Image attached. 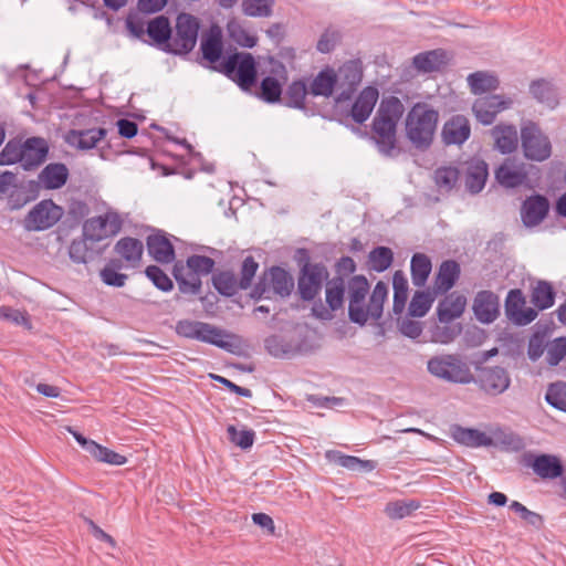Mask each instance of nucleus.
Listing matches in <instances>:
<instances>
[{
  "label": "nucleus",
  "mask_w": 566,
  "mask_h": 566,
  "mask_svg": "<svg viewBox=\"0 0 566 566\" xmlns=\"http://www.w3.org/2000/svg\"><path fill=\"white\" fill-rule=\"evenodd\" d=\"M261 97L268 103H276L282 94L280 82L273 76H266L261 82Z\"/></svg>",
  "instance_id": "obj_61"
},
{
  "label": "nucleus",
  "mask_w": 566,
  "mask_h": 566,
  "mask_svg": "<svg viewBox=\"0 0 566 566\" xmlns=\"http://www.w3.org/2000/svg\"><path fill=\"white\" fill-rule=\"evenodd\" d=\"M201 51L205 60L216 63L220 60L222 53V40L220 33L211 32L201 41Z\"/></svg>",
  "instance_id": "obj_48"
},
{
  "label": "nucleus",
  "mask_w": 566,
  "mask_h": 566,
  "mask_svg": "<svg viewBox=\"0 0 566 566\" xmlns=\"http://www.w3.org/2000/svg\"><path fill=\"white\" fill-rule=\"evenodd\" d=\"M90 239H86L84 234L82 238L74 239L69 247L70 259L77 264H86L92 258L93 253L87 244Z\"/></svg>",
  "instance_id": "obj_51"
},
{
  "label": "nucleus",
  "mask_w": 566,
  "mask_h": 566,
  "mask_svg": "<svg viewBox=\"0 0 566 566\" xmlns=\"http://www.w3.org/2000/svg\"><path fill=\"white\" fill-rule=\"evenodd\" d=\"M214 289L224 296H233L239 287V281L231 271H221L212 276Z\"/></svg>",
  "instance_id": "obj_47"
},
{
  "label": "nucleus",
  "mask_w": 566,
  "mask_h": 566,
  "mask_svg": "<svg viewBox=\"0 0 566 566\" xmlns=\"http://www.w3.org/2000/svg\"><path fill=\"white\" fill-rule=\"evenodd\" d=\"M545 400L553 408L566 412V384L563 381L551 384Z\"/></svg>",
  "instance_id": "obj_53"
},
{
  "label": "nucleus",
  "mask_w": 566,
  "mask_h": 566,
  "mask_svg": "<svg viewBox=\"0 0 566 566\" xmlns=\"http://www.w3.org/2000/svg\"><path fill=\"white\" fill-rule=\"evenodd\" d=\"M495 149L503 155L512 154L517 149V129L512 124H499L491 129Z\"/></svg>",
  "instance_id": "obj_26"
},
{
  "label": "nucleus",
  "mask_w": 566,
  "mask_h": 566,
  "mask_svg": "<svg viewBox=\"0 0 566 566\" xmlns=\"http://www.w3.org/2000/svg\"><path fill=\"white\" fill-rule=\"evenodd\" d=\"M148 254L158 263L169 264L175 260V248L161 230L151 233L146 239Z\"/></svg>",
  "instance_id": "obj_21"
},
{
  "label": "nucleus",
  "mask_w": 566,
  "mask_h": 566,
  "mask_svg": "<svg viewBox=\"0 0 566 566\" xmlns=\"http://www.w3.org/2000/svg\"><path fill=\"white\" fill-rule=\"evenodd\" d=\"M274 0H242V11L248 17L268 18L273 12Z\"/></svg>",
  "instance_id": "obj_50"
},
{
  "label": "nucleus",
  "mask_w": 566,
  "mask_h": 566,
  "mask_svg": "<svg viewBox=\"0 0 566 566\" xmlns=\"http://www.w3.org/2000/svg\"><path fill=\"white\" fill-rule=\"evenodd\" d=\"M521 145L524 157L531 161L543 163L552 156L549 137L533 120L522 122Z\"/></svg>",
  "instance_id": "obj_5"
},
{
  "label": "nucleus",
  "mask_w": 566,
  "mask_h": 566,
  "mask_svg": "<svg viewBox=\"0 0 566 566\" xmlns=\"http://www.w3.org/2000/svg\"><path fill=\"white\" fill-rule=\"evenodd\" d=\"M513 105V99L504 95H484L478 97L472 111L479 123L482 125H491L495 120L499 113L509 109Z\"/></svg>",
  "instance_id": "obj_14"
},
{
  "label": "nucleus",
  "mask_w": 566,
  "mask_h": 566,
  "mask_svg": "<svg viewBox=\"0 0 566 566\" xmlns=\"http://www.w3.org/2000/svg\"><path fill=\"white\" fill-rule=\"evenodd\" d=\"M525 297L520 289L511 290L505 300V314L517 325H527L537 317V310L525 306Z\"/></svg>",
  "instance_id": "obj_17"
},
{
  "label": "nucleus",
  "mask_w": 566,
  "mask_h": 566,
  "mask_svg": "<svg viewBox=\"0 0 566 566\" xmlns=\"http://www.w3.org/2000/svg\"><path fill=\"white\" fill-rule=\"evenodd\" d=\"M413 66L422 73L440 71L448 63L447 52L441 49L418 53L412 59Z\"/></svg>",
  "instance_id": "obj_29"
},
{
  "label": "nucleus",
  "mask_w": 566,
  "mask_h": 566,
  "mask_svg": "<svg viewBox=\"0 0 566 566\" xmlns=\"http://www.w3.org/2000/svg\"><path fill=\"white\" fill-rule=\"evenodd\" d=\"M114 252L120 256L125 269H135L142 261L144 244L139 239L124 237L114 245Z\"/></svg>",
  "instance_id": "obj_24"
},
{
  "label": "nucleus",
  "mask_w": 566,
  "mask_h": 566,
  "mask_svg": "<svg viewBox=\"0 0 566 566\" xmlns=\"http://www.w3.org/2000/svg\"><path fill=\"white\" fill-rule=\"evenodd\" d=\"M488 176V164L483 159H470L465 170V187L469 192L479 193L484 188Z\"/></svg>",
  "instance_id": "obj_28"
},
{
  "label": "nucleus",
  "mask_w": 566,
  "mask_h": 566,
  "mask_svg": "<svg viewBox=\"0 0 566 566\" xmlns=\"http://www.w3.org/2000/svg\"><path fill=\"white\" fill-rule=\"evenodd\" d=\"M452 437L457 442L471 448L490 447L493 444L492 438L478 429L455 427Z\"/></svg>",
  "instance_id": "obj_36"
},
{
  "label": "nucleus",
  "mask_w": 566,
  "mask_h": 566,
  "mask_svg": "<svg viewBox=\"0 0 566 566\" xmlns=\"http://www.w3.org/2000/svg\"><path fill=\"white\" fill-rule=\"evenodd\" d=\"M432 270V263L424 253H415L410 262L412 284L417 287L424 286Z\"/></svg>",
  "instance_id": "obj_39"
},
{
  "label": "nucleus",
  "mask_w": 566,
  "mask_h": 566,
  "mask_svg": "<svg viewBox=\"0 0 566 566\" xmlns=\"http://www.w3.org/2000/svg\"><path fill=\"white\" fill-rule=\"evenodd\" d=\"M530 93L538 103L549 109H554L559 104L558 93L551 81L545 78L534 80L530 84Z\"/></svg>",
  "instance_id": "obj_30"
},
{
  "label": "nucleus",
  "mask_w": 566,
  "mask_h": 566,
  "mask_svg": "<svg viewBox=\"0 0 566 566\" xmlns=\"http://www.w3.org/2000/svg\"><path fill=\"white\" fill-rule=\"evenodd\" d=\"M307 87L304 81L292 82L285 93V104L293 108H305Z\"/></svg>",
  "instance_id": "obj_49"
},
{
  "label": "nucleus",
  "mask_w": 566,
  "mask_h": 566,
  "mask_svg": "<svg viewBox=\"0 0 566 566\" xmlns=\"http://www.w3.org/2000/svg\"><path fill=\"white\" fill-rule=\"evenodd\" d=\"M459 178V171L453 167H440L434 171V181L440 189L451 190Z\"/></svg>",
  "instance_id": "obj_59"
},
{
  "label": "nucleus",
  "mask_w": 566,
  "mask_h": 566,
  "mask_svg": "<svg viewBox=\"0 0 566 566\" xmlns=\"http://www.w3.org/2000/svg\"><path fill=\"white\" fill-rule=\"evenodd\" d=\"M566 358V337L555 338L547 345L546 361L549 366H557Z\"/></svg>",
  "instance_id": "obj_60"
},
{
  "label": "nucleus",
  "mask_w": 566,
  "mask_h": 566,
  "mask_svg": "<svg viewBox=\"0 0 566 566\" xmlns=\"http://www.w3.org/2000/svg\"><path fill=\"white\" fill-rule=\"evenodd\" d=\"M420 506L421 504L417 500H397L386 504L385 513L391 520H401L410 516Z\"/></svg>",
  "instance_id": "obj_44"
},
{
  "label": "nucleus",
  "mask_w": 566,
  "mask_h": 566,
  "mask_svg": "<svg viewBox=\"0 0 566 566\" xmlns=\"http://www.w3.org/2000/svg\"><path fill=\"white\" fill-rule=\"evenodd\" d=\"M337 86V76L334 70H322L312 81L310 92L314 96L329 97Z\"/></svg>",
  "instance_id": "obj_40"
},
{
  "label": "nucleus",
  "mask_w": 566,
  "mask_h": 566,
  "mask_svg": "<svg viewBox=\"0 0 566 566\" xmlns=\"http://www.w3.org/2000/svg\"><path fill=\"white\" fill-rule=\"evenodd\" d=\"M533 471L542 479H556L563 474L560 460L552 454H539L532 463Z\"/></svg>",
  "instance_id": "obj_33"
},
{
  "label": "nucleus",
  "mask_w": 566,
  "mask_h": 566,
  "mask_svg": "<svg viewBox=\"0 0 566 566\" xmlns=\"http://www.w3.org/2000/svg\"><path fill=\"white\" fill-rule=\"evenodd\" d=\"M176 333L185 338L200 340L207 344L214 345L228 352L231 350V343L224 339L228 337L222 329L212 326L205 322L181 319L176 324Z\"/></svg>",
  "instance_id": "obj_9"
},
{
  "label": "nucleus",
  "mask_w": 566,
  "mask_h": 566,
  "mask_svg": "<svg viewBox=\"0 0 566 566\" xmlns=\"http://www.w3.org/2000/svg\"><path fill=\"white\" fill-rule=\"evenodd\" d=\"M555 301V292L552 285L547 282H538L532 292V303L535 310L543 311L553 306Z\"/></svg>",
  "instance_id": "obj_46"
},
{
  "label": "nucleus",
  "mask_w": 566,
  "mask_h": 566,
  "mask_svg": "<svg viewBox=\"0 0 566 566\" xmlns=\"http://www.w3.org/2000/svg\"><path fill=\"white\" fill-rule=\"evenodd\" d=\"M460 276V265L453 260L443 261L434 280V291L446 293L451 290Z\"/></svg>",
  "instance_id": "obj_31"
},
{
  "label": "nucleus",
  "mask_w": 566,
  "mask_h": 566,
  "mask_svg": "<svg viewBox=\"0 0 566 566\" xmlns=\"http://www.w3.org/2000/svg\"><path fill=\"white\" fill-rule=\"evenodd\" d=\"M147 34L163 50L164 48H167L171 34V28L168 18L159 15L150 20L147 25Z\"/></svg>",
  "instance_id": "obj_41"
},
{
  "label": "nucleus",
  "mask_w": 566,
  "mask_h": 566,
  "mask_svg": "<svg viewBox=\"0 0 566 566\" xmlns=\"http://www.w3.org/2000/svg\"><path fill=\"white\" fill-rule=\"evenodd\" d=\"M107 129L97 127L88 129H71L65 135V142L74 148L90 150L96 147L97 143L104 139Z\"/></svg>",
  "instance_id": "obj_23"
},
{
  "label": "nucleus",
  "mask_w": 566,
  "mask_h": 566,
  "mask_svg": "<svg viewBox=\"0 0 566 566\" xmlns=\"http://www.w3.org/2000/svg\"><path fill=\"white\" fill-rule=\"evenodd\" d=\"M124 268L122 260L109 259L99 271L101 281L107 286L123 287L128 279L127 274L120 273Z\"/></svg>",
  "instance_id": "obj_38"
},
{
  "label": "nucleus",
  "mask_w": 566,
  "mask_h": 566,
  "mask_svg": "<svg viewBox=\"0 0 566 566\" xmlns=\"http://www.w3.org/2000/svg\"><path fill=\"white\" fill-rule=\"evenodd\" d=\"M495 179L502 187L514 189L521 186H530L526 164L512 158L505 159L495 169Z\"/></svg>",
  "instance_id": "obj_15"
},
{
  "label": "nucleus",
  "mask_w": 566,
  "mask_h": 566,
  "mask_svg": "<svg viewBox=\"0 0 566 566\" xmlns=\"http://www.w3.org/2000/svg\"><path fill=\"white\" fill-rule=\"evenodd\" d=\"M394 287V302L392 311L399 315L402 313L408 298V280L405 273L400 270L396 271L392 275Z\"/></svg>",
  "instance_id": "obj_43"
},
{
  "label": "nucleus",
  "mask_w": 566,
  "mask_h": 566,
  "mask_svg": "<svg viewBox=\"0 0 566 566\" xmlns=\"http://www.w3.org/2000/svg\"><path fill=\"white\" fill-rule=\"evenodd\" d=\"M214 70L235 82L242 90H248L255 83L256 66L250 53H233L214 66Z\"/></svg>",
  "instance_id": "obj_7"
},
{
  "label": "nucleus",
  "mask_w": 566,
  "mask_h": 566,
  "mask_svg": "<svg viewBox=\"0 0 566 566\" xmlns=\"http://www.w3.org/2000/svg\"><path fill=\"white\" fill-rule=\"evenodd\" d=\"M349 295L348 316L353 323L360 326L366 324L364 312L365 300L369 292V282L364 275H354L346 283Z\"/></svg>",
  "instance_id": "obj_13"
},
{
  "label": "nucleus",
  "mask_w": 566,
  "mask_h": 566,
  "mask_svg": "<svg viewBox=\"0 0 566 566\" xmlns=\"http://www.w3.org/2000/svg\"><path fill=\"white\" fill-rule=\"evenodd\" d=\"M439 112L426 103H416L406 116V135L418 149L428 148L433 140Z\"/></svg>",
  "instance_id": "obj_3"
},
{
  "label": "nucleus",
  "mask_w": 566,
  "mask_h": 566,
  "mask_svg": "<svg viewBox=\"0 0 566 566\" xmlns=\"http://www.w3.org/2000/svg\"><path fill=\"white\" fill-rule=\"evenodd\" d=\"M437 292L422 290L415 292L408 307V314L412 317H423L432 306Z\"/></svg>",
  "instance_id": "obj_42"
},
{
  "label": "nucleus",
  "mask_w": 566,
  "mask_h": 566,
  "mask_svg": "<svg viewBox=\"0 0 566 566\" xmlns=\"http://www.w3.org/2000/svg\"><path fill=\"white\" fill-rule=\"evenodd\" d=\"M122 227L120 216L116 211L108 210L104 214L87 219L83 224V234L91 242H99L115 237L120 232Z\"/></svg>",
  "instance_id": "obj_11"
},
{
  "label": "nucleus",
  "mask_w": 566,
  "mask_h": 566,
  "mask_svg": "<svg viewBox=\"0 0 566 566\" xmlns=\"http://www.w3.org/2000/svg\"><path fill=\"white\" fill-rule=\"evenodd\" d=\"M305 256L297 277V292L301 300L311 302L321 293L323 283L328 280V270L323 263H312L306 250H300Z\"/></svg>",
  "instance_id": "obj_6"
},
{
  "label": "nucleus",
  "mask_w": 566,
  "mask_h": 566,
  "mask_svg": "<svg viewBox=\"0 0 566 566\" xmlns=\"http://www.w3.org/2000/svg\"><path fill=\"white\" fill-rule=\"evenodd\" d=\"M405 113L402 102L396 96L384 97L374 116L371 129L379 153L391 157L397 149V125Z\"/></svg>",
  "instance_id": "obj_1"
},
{
  "label": "nucleus",
  "mask_w": 566,
  "mask_h": 566,
  "mask_svg": "<svg viewBox=\"0 0 566 566\" xmlns=\"http://www.w3.org/2000/svg\"><path fill=\"white\" fill-rule=\"evenodd\" d=\"M174 276L181 293L191 295H197L200 293L201 280L199 276L189 273V277H185L180 274L177 265L174 269Z\"/></svg>",
  "instance_id": "obj_55"
},
{
  "label": "nucleus",
  "mask_w": 566,
  "mask_h": 566,
  "mask_svg": "<svg viewBox=\"0 0 566 566\" xmlns=\"http://www.w3.org/2000/svg\"><path fill=\"white\" fill-rule=\"evenodd\" d=\"M473 311L476 319L484 324L494 322L500 314V301L492 291L479 292L473 302Z\"/></svg>",
  "instance_id": "obj_22"
},
{
  "label": "nucleus",
  "mask_w": 566,
  "mask_h": 566,
  "mask_svg": "<svg viewBox=\"0 0 566 566\" xmlns=\"http://www.w3.org/2000/svg\"><path fill=\"white\" fill-rule=\"evenodd\" d=\"M63 216V209L51 199L38 202L25 216L23 224L28 231H44L56 224Z\"/></svg>",
  "instance_id": "obj_12"
},
{
  "label": "nucleus",
  "mask_w": 566,
  "mask_h": 566,
  "mask_svg": "<svg viewBox=\"0 0 566 566\" xmlns=\"http://www.w3.org/2000/svg\"><path fill=\"white\" fill-rule=\"evenodd\" d=\"M259 269L258 262L253 256H247L241 265V275L239 280L240 290H247L250 287L253 277Z\"/></svg>",
  "instance_id": "obj_63"
},
{
  "label": "nucleus",
  "mask_w": 566,
  "mask_h": 566,
  "mask_svg": "<svg viewBox=\"0 0 566 566\" xmlns=\"http://www.w3.org/2000/svg\"><path fill=\"white\" fill-rule=\"evenodd\" d=\"M69 178V169L62 163L46 165L38 175V184L46 190L62 188Z\"/></svg>",
  "instance_id": "obj_27"
},
{
  "label": "nucleus",
  "mask_w": 566,
  "mask_h": 566,
  "mask_svg": "<svg viewBox=\"0 0 566 566\" xmlns=\"http://www.w3.org/2000/svg\"><path fill=\"white\" fill-rule=\"evenodd\" d=\"M388 296V287L386 283L379 281L376 283L367 306H364L366 313V322L371 318L378 321L382 316L384 303Z\"/></svg>",
  "instance_id": "obj_37"
},
{
  "label": "nucleus",
  "mask_w": 566,
  "mask_h": 566,
  "mask_svg": "<svg viewBox=\"0 0 566 566\" xmlns=\"http://www.w3.org/2000/svg\"><path fill=\"white\" fill-rule=\"evenodd\" d=\"M187 266L191 271V274L197 276L207 275L212 272L214 268V261L213 259L206 255L193 254L187 259Z\"/></svg>",
  "instance_id": "obj_58"
},
{
  "label": "nucleus",
  "mask_w": 566,
  "mask_h": 566,
  "mask_svg": "<svg viewBox=\"0 0 566 566\" xmlns=\"http://www.w3.org/2000/svg\"><path fill=\"white\" fill-rule=\"evenodd\" d=\"M228 32L230 38L240 46L251 49L258 42V38L251 34L247 29H244L239 23H230L228 25Z\"/></svg>",
  "instance_id": "obj_56"
},
{
  "label": "nucleus",
  "mask_w": 566,
  "mask_h": 566,
  "mask_svg": "<svg viewBox=\"0 0 566 566\" xmlns=\"http://www.w3.org/2000/svg\"><path fill=\"white\" fill-rule=\"evenodd\" d=\"M146 276L153 284L163 292H169L174 287L171 279L157 265H148L145 270Z\"/></svg>",
  "instance_id": "obj_57"
},
{
  "label": "nucleus",
  "mask_w": 566,
  "mask_h": 566,
  "mask_svg": "<svg viewBox=\"0 0 566 566\" xmlns=\"http://www.w3.org/2000/svg\"><path fill=\"white\" fill-rule=\"evenodd\" d=\"M198 19L189 13H180L176 20L175 32L170 34L169 43L164 51L176 54H188L195 48L198 38Z\"/></svg>",
  "instance_id": "obj_8"
},
{
  "label": "nucleus",
  "mask_w": 566,
  "mask_h": 566,
  "mask_svg": "<svg viewBox=\"0 0 566 566\" xmlns=\"http://www.w3.org/2000/svg\"><path fill=\"white\" fill-rule=\"evenodd\" d=\"M465 297L450 294L441 301L437 307L438 319L441 323H450L460 317L465 308Z\"/></svg>",
  "instance_id": "obj_32"
},
{
  "label": "nucleus",
  "mask_w": 566,
  "mask_h": 566,
  "mask_svg": "<svg viewBox=\"0 0 566 566\" xmlns=\"http://www.w3.org/2000/svg\"><path fill=\"white\" fill-rule=\"evenodd\" d=\"M95 460L111 465H123L127 462V458L96 442L90 453Z\"/></svg>",
  "instance_id": "obj_54"
},
{
  "label": "nucleus",
  "mask_w": 566,
  "mask_h": 566,
  "mask_svg": "<svg viewBox=\"0 0 566 566\" xmlns=\"http://www.w3.org/2000/svg\"><path fill=\"white\" fill-rule=\"evenodd\" d=\"M548 343L546 342V337L542 333H534L530 339L527 345V356L532 361L538 360L544 350H547Z\"/></svg>",
  "instance_id": "obj_64"
},
{
  "label": "nucleus",
  "mask_w": 566,
  "mask_h": 566,
  "mask_svg": "<svg viewBox=\"0 0 566 566\" xmlns=\"http://www.w3.org/2000/svg\"><path fill=\"white\" fill-rule=\"evenodd\" d=\"M294 287V281L291 274L280 266H272L269 272L260 277L259 282L253 289L252 295L254 297H269L272 293L286 297L291 294Z\"/></svg>",
  "instance_id": "obj_10"
},
{
  "label": "nucleus",
  "mask_w": 566,
  "mask_h": 566,
  "mask_svg": "<svg viewBox=\"0 0 566 566\" xmlns=\"http://www.w3.org/2000/svg\"><path fill=\"white\" fill-rule=\"evenodd\" d=\"M229 440L245 450L252 447L255 438V433L253 430H238L234 426H229L227 428Z\"/></svg>",
  "instance_id": "obj_62"
},
{
  "label": "nucleus",
  "mask_w": 566,
  "mask_h": 566,
  "mask_svg": "<svg viewBox=\"0 0 566 566\" xmlns=\"http://www.w3.org/2000/svg\"><path fill=\"white\" fill-rule=\"evenodd\" d=\"M378 97V90L374 86H367L358 94L350 111V116L355 123L363 124L369 118Z\"/></svg>",
  "instance_id": "obj_25"
},
{
  "label": "nucleus",
  "mask_w": 566,
  "mask_h": 566,
  "mask_svg": "<svg viewBox=\"0 0 566 566\" xmlns=\"http://www.w3.org/2000/svg\"><path fill=\"white\" fill-rule=\"evenodd\" d=\"M337 76V86L342 91L338 93L336 101L345 102L350 99L356 87L360 84L363 72L356 62H347L339 67Z\"/></svg>",
  "instance_id": "obj_19"
},
{
  "label": "nucleus",
  "mask_w": 566,
  "mask_h": 566,
  "mask_svg": "<svg viewBox=\"0 0 566 566\" xmlns=\"http://www.w3.org/2000/svg\"><path fill=\"white\" fill-rule=\"evenodd\" d=\"M549 211L548 199L539 193L527 197L521 206V219L526 228L541 224Z\"/></svg>",
  "instance_id": "obj_18"
},
{
  "label": "nucleus",
  "mask_w": 566,
  "mask_h": 566,
  "mask_svg": "<svg viewBox=\"0 0 566 566\" xmlns=\"http://www.w3.org/2000/svg\"><path fill=\"white\" fill-rule=\"evenodd\" d=\"M468 85L474 95L496 91L500 86L497 76L491 72L476 71L467 77Z\"/></svg>",
  "instance_id": "obj_35"
},
{
  "label": "nucleus",
  "mask_w": 566,
  "mask_h": 566,
  "mask_svg": "<svg viewBox=\"0 0 566 566\" xmlns=\"http://www.w3.org/2000/svg\"><path fill=\"white\" fill-rule=\"evenodd\" d=\"M471 135L469 119L463 115H454L449 118L442 127L441 137L446 145L464 144Z\"/></svg>",
  "instance_id": "obj_20"
},
{
  "label": "nucleus",
  "mask_w": 566,
  "mask_h": 566,
  "mask_svg": "<svg viewBox=\"0 0 566 566\" xmlns=\"http://www.w3.org/2000/svg\"><path fill=\"white\" fill-rule=\"evenodd\" d=\"M394 262V252L387 247H377L368 254V263L373 271L385 272Z\"/></svg>",
  "instance_id": "obj_45"
},
{
  "label": "nucleus",
  "mask_w": 566,
  "mask_h": 566,
  "mask_svg": "<svg viewBox=\"0 0 566 566\" xmlns=\"http://www.w3.org/2000/svg\"><path fill=\"white\" fill-rule=\"evenodd\" d=\"M476 381L485 394L499 396L509 389L511 377L503 367H484L480 369Z\"/></svg>",
  "instance_id": "obj_16"
},
{
  "label": "nucleus",
  "mask_w": 566,
  "mask_h": 566,
  "mask_svg": "<svg viewBox=\"0 0 566 566\" xmlns=\"http://www.w3.org/2000/svg\"><path fill=\"white\" fill-rule=\"evenodd\" d=\"M427 370L436 378L454 384H470L474 377L470 367L458 355L443 354L427 361Z\"/></svg>",
  "instance_id": "obj_4"
},
{
  "label": "nucleus",
  "mask_w": 566,
  "mask_h": 566,
  "mask_svg": "<svg viewBox=\"0 0 566 566\" xmlns=\"http://www.w3.org/2000/svg\"><path fill=\"white\" fill-rule=\"evenodd\" d=\"M49 150V144L42 137L12 138L0 151V166L20 164L25 171H31L45 161Z\"/></svg>",
  "instance_id": "obj_2"
},
{
  "label": "nucleus",
  "mask_w": 566,
  "mask_h": 566,
  "mask_svg": "<svg viewBox=\"0 0 566 566\" xmlns=\"http://www.w3.org/2000/svg\"><path fill=\"white\" fill-rule=\"evenodd\" d=\"M268 353L276 358L289 357L294 353V348L291 343L285 340L280 335H271L264 340Z\"/></svg>",
  "instance_id": "obj_52"
},
{
  "label": "nucleus",
  "mask_w": 566,
  "mask_h": 566,
  "mask_svg": "<svg viewBox=\"0 0 566 566\" xmlns=\"http://www.w3.org/2000/svg\"><path fill=\"white\" fill-rule=\"evenodd\" d=\"M346 292V282L342 275H336L326 281L325 301L332 312L343 308Z\"/></svg>",
  "instance_id": "obj_34"
}]
</instances>
